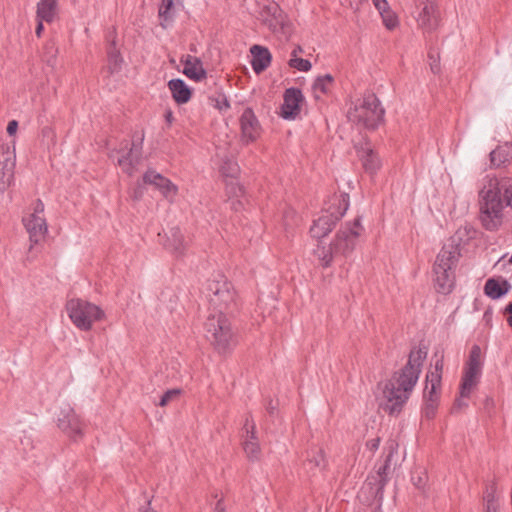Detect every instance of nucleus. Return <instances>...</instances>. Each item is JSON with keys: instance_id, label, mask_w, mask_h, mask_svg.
<instances>
[{"instance_id": "obj_35", "label": "nucleus", "mask_w": 512, "mask_h": 512, "mask_svg": "<svg viewBox=\"0 0 512 512\" xmlns=\"http://www.w3.org/2000/svg\"><path fill=\"white\" fill-rule=\"evenodd\" d=\"M444 366L443 357L438 359L434 365V371H430L426 375V384L429 387L440 388L442 379V370Z\"/></svg>"}, {"instance_id": "obj_49", "label": "nucleus", "mask_w": 512, "mask_h": 512, "mask_svg": "<svg viewBox=\"0 0 512 512\" xmlns=\"http://www.w3.org/2000/svg\"><path fill=\"white\" fill-rule=\"evenodd\" d=\"M412 482L419 489L423 488L424 485H425V480H424V478L422 476H417L416 477V476L413 475L412 476Z\"/></svg>"}, {"instance_id": "obj_23", "label": "nucleus", "mask_w": 512, "mask_h": 512, "mask_svg": "<svg viewBox=\"0 0 512 512\" xmlns=\"http://www.w3.org/2000/svg\"><path fill=\"white\" fill-rule=\"evenodd\" d=\"M358 154L362 162V166L367 173L374 175L381 168L382 162L378 154L372 148L368 146L362 147L358 150Z\"/></svg>"}, {"instance_id": "obj_22", "label": "nucleus", "mask_w": 512, "mask_h": 512, "mask_svg": "<svg viewBox=\"0 0 512 512\" xmlns=\"http://www.w3.org/2000/svg\"><path fill=\"white\" fill-rule=\"evenodd\" d=\"M187 243L179 227L170 229L164 247L173 253L175 256H183L186 250Z\"/></svg>"}, {"instance_id": "obj_33", "label": "nucleus", "mask_w": 512, "mask_h": 512, "mask_svg": "<svg viewBox=\"0 0 512 512\" xmlns=\"http://www.w3.org/2000/svg\"><path fill=\"white\" fill-rule=\"evenodd\" d=\"M333 85L334 78L331 74L318 76L312 85L315 98L319 99L322 95L328 94L331 91Z\"/></svg>"}, {"instance_id": "obj_14", "label": "nucleus", "mask_w": 512, "mask_h": 512, "mask_svg": "<svg viewBox=\"0 0 512 512\" xmlns=\"http://www.w3.org/2000/svg\"><path fill=\"white\" fill-rule=\"evenodd\" d=\"M243 429L245 436L243 440V450L249 461H259L262 455L261 447L258 441L256 425L251 415H247Z\"/></svg>"}, {"instance_id": "obj_54", "label": "nucleus", "mask_w": 512, "mask_h": 512, "mask_svg": "<svg viewBox=\"0 0 512 512\" xmlns=\"http://www.w3.org/2000/svg\"><path fill=\"white\" fill-rule=\"evenodd\" d=\"M43 22H45V20H41V19H37V26H36V29H35V33L38 37L41 36V33L44 29V26H43Z\"/></svg>"}, {"instance_id": "obj_32", "label": "nucleus", "mask_w": 512, "mask_h": 512, "mask_svg": "<svg viewBox=\"0 0 512 512\" xmlns=\"http://www.w3.org/2000/svg\"><path fill=\"white\" fill-rule=\"evenodd\" d=\"M512 160V144L506 143L505 145L498 146L490 152L491 164L495 167H499L506 162Z\"/></svg>"}, {"instance_id": "obj_34", "label": "nucleus", "mask_w": 512, "mask_h": 512, "mask_svg": "<svg viewBox=\"0 0 512 512\" xmlns=\"http://www.w3.org/2000/svg\"><path fill=\"white\" fill-rule=\"evenodd\" d=\"M314 255L320 261V265L323 268H327L331 265L335 255L332 245L323 246L320 243L314 249Z\"/></svg>"}, {"instance_id": "obj_45", "label": "nucleus", "mask_w": 512, "mask_h": 512, "mask_svg": "<svg viewBox=\"0 0 512 512\" xmlns=\"http://www.w3.org/2000/svg\"><path fill=\"white\" fill-rule=\"evenodd\" d=\"M397 447L398 445L395 444L394 442H392L390 445H389V450H388V453L385 457V460L384 462L385 463H388L389 466H391V461H392V458L394 457V455L397 453Z\"/></svg>"}, {"instance_id": "obj_47", "label": "nucleus", "mask_w": 512, "mask_h": 512, "mask_svg": "<svg viewBox=\"0 0 512 512\" xmlns=\"http://www.w3.org/2000/svg\"><path fill=\"white\" fill-rule=\"evenodd\" d=\"M18 129V122L16 120H11L7 125V133L12 136L16 133Z\"/></svg>"}, {"instance_id": "obj_9", "label": "nucleus", "mask_w": 512, "mask_h": 512, "mask_svg": "<svg viewBox=\"0 0 512 512\" xmlns=\"http://www.w3.org/2000/svg\"><path fill=\"white\" fill-rule=\"evenodd\" d=\"M66 310L72 323L82 331L91 330L93 323L105 316L99 306L79 298L69 300Z\"/></svg>"}, {"instance_id": "obj_6", "label": "nucleus", "mask_w": 512, "mask_h": 512, "mask_svg": "<svg viewBox=\"0 0 512 512\" xmlns=\"http://www.w3.org/2000/svg\"><path fill=\"white\" fill-rule=\"evenodd\" d=\"M206 296L217 313L232 312L237 307L236 291L232 283L222 274L208 280Z\"/></svg>"}, {"instance_id": "obj_15", "label": "nucleus", "mask_w": 512, "mask_h": 512, "mask_svg": "<svg viewBox=\"0 0 512 512\" xmlns=\"http://www.w3.org/2000/svg\"><path fill=\"white\" fill-rule=\"evenodd\" d=\"M143 183L153 185L169 202H173L178 193V187L170 179L153 169L144 173Z\"/></svg>"}, {"instance_id": "obj_29", "label": "nucleus", "mask_w": 512, "mask_h": 512, "mask_svg": "<svg viewBox=\"0 0 512 512\" xmlns=\"http://www.w3.org/2000/svg\"><path fill=\"white\" fill-rule=\"evenodd\" d=\"M176 15L174 0H161L158 8L159 25L163 29L172 26Z\"/></svg>"}, {"instance_id": "obj_37", "label": "nucleus", "mask_w": 512, "mask_h": 512, "mask_svg": "<svg viewBox=\"0 0 512 512\" xmlns=\"http://www.w3.org/2000/svg\"><path fill=\"white\" fill-rule=\"evenodd\" d=\"M309 463L313 464L315 467L322 468L325 466V455L322 449H314L309 454L308 458Z\"/></svg>"}, {"instance_id": "obj_25", "label": "nucleus", "mask_w": 512, "mask_h": 512, "mask_svg": "<svg viewBox=\"0 0 512 512\" xmlns=\"http://www.w3.org/2000/svg\"><path fill=\"white\" fill-rule=\"evenodd\" d=\"M511 289V284L503 278H489L484 285L485 294L491 299H499Z\"/></svg>"}, {"instance_id": "obj_12", "label": "nucleus", "mask_w": 512, "mask_h": 512, "mask_svg": "<svg viewBox=\"0 0 512 512\" xmlns=\"http://www.w3.org/2000/svg\"><path fill=\"white\" fill-rule=\"evenodd\" d=\"M143 142L144 132H134L129 151L118 158V165L122 171L129 176H132L135 173L137 166L141 163Z\"/></svg>"}, {"instance_id": "obj_59", "label": "nucleus", "mask_w": 512, "mask_h": 512, "mask_svg": "<svg viewBox=\"0 0 512 512\" xmlns=\"http://www.w3.org/2000/svg\"><path fill=\"white\" fill-rule=\"evenodd\" d=\"M49 65L53 66L55 63V56H51V58L47 61Z\"/></svg>"}, {"instance_id": "obj_26", "label": "nucleus", "mask_w": 512, "mask_h": 512, "mask_svg": "<svg viewBox=\"0 0 512 512\" xmlns=\"http://www.w3.org/2000/svg\"><path fill=\"white\" fill-rule=\"evenodd\" d=\"M168 88L172 93L174 101L178 104H185L191 99V89L185 81L180 78L171 79L168 82Z\"/></svg>"}, {"instance_id": "obj_13", "label": "nucleus", "mask_w": 512, "mask_h": 512, "mask_svg": "<svg viewBox=\"0 0 512 512\" xmlns=\"http://www.w3.org/2000/svg\"><path fill=\"white\" fill-rule=\"evenodd\" d=\"M57 425L62 432L75 442L83 437V422L70 405L61 408Z\"/></svg>"}, {"instance_id": "obj_16", "label": "nucleus", "mask_w": 512, "mask_h": 512, "mask_svg": "<svg viewBox=\"0 0 512 512\" xmlns=\"http://www.w3.org/2000/svg\"><path fill=\"white\" fill-rule=\"evenodd\" d=\"M241 140L245 144L255 142L261 135V125L252 108L247 107L239 119Z\"/></svg>"}, {"instance_id": "obj_11", "label": "nucleus", "mask_w": 512, "mask_h": 512, "mask_svg": "<svg viewBox=\"0 0 512 512\" xmlns=\"http://www.w3.org/2000/svg\"><path fill=\"white\" fill-rule=\"evenodd\" d=\"M361 230L362 226L360 217L355 218L352 224L340 229L337 232L334 241L331 243L335 255L347 256L350 254L356 246V241Z\"/></svg>"}, {"instance_id": "obj_21", "label": "nucleus", "mask_w": 512, "mask_h": 512, "mask_svg": "<svg viewBox=\"0 0 512 512\" xmlns=\"http://www.w3.org/2000/svg\"><path fill=\"white\" fill-rule=\"evenodd\" d=\"M250 52L252 54L251 65L256 73H261L269 67L272 55L268 48L260 45H253L250 48Z\"/></svg>"}, {"instance_id": "obj_40", "label": "nucleus", "mask_w": 512, "mask_h": 512, "mask_svg": "<svg viewBox=\"0 0 512 512\" xmlns=\"http://www.w3.org/2000/svg\"><path fill=\"white\" fill-rule=\"evenodd\" d=\"M221 172L226 177H235L238 173V165L233 161L227 160L222 165Z\"/></svg>"}, {"instance_id": "obj_19", "label": "nucleus", "mask_w": 512, "mask_h": 512, "mask_svg": "<svg viewBox=\"0 0 512 512\" xmlns=\"http://www.w3.org/2000/svg\"><path fill=\"white\" fill-rule=\"evenodd\" d=\"M304 100L302 91L299 88L291 87L285 90L283 104L281 105V116L284 119H295L300 113V103Z\"/></svg>"}, {"instance_id": "obj_18", "label": "nucleus", "mask_w": 512, "mask_h": 512, "mask_svg": "<svg viewBox=\"0 0 512 512\" xmlns=\"http://www.w3.org/2000/svg\"><path fill=\"white\" fill-rule=\"evenodd\" d=\"M416 21L418 27L424 32L431 33L435 31L440 22V14L437 5L432 0H426L416 17Z\"/></svg>"}, {"instance_id": "obj_52", "label": "nucleus", "mask_w": 512, "mask_h": 512, "mask_svg": "<svg viewBox=\"0 0 512 512\" xmlns=\"http://www.w3.org/2000/svg\"><path fill=\"white\" fill-rule=\"evenodd\" d=\"M505 313H507L509 316L507 317V323L510 327H512V302H510L505 307Z\"/></svg>"}, {"instance_id": "obj_3", "label": "nucleus", "mask_w": 512, "mask_h": 512, "mask_svg": "<svg viewBox=\"0 0 512 512\" xmlns=\"http://www.w3.org/2000/svg\"><path fill=\"white\" fill-rule=\"evenodd\" d=\"M512 208V178L492 179L489 188L480 192L479 220L487 231H497L503 223L504 204Z\"/></svg>"}, {"instance_id": "obj_20", "label": "nucleus", "mask_w": 512, "mask_h": 512, "mask_svg": "<svg viewBox=\"0 0 512 512\" xmlns=\"http://www.w3.org/2000/svg\"><path fill=\"white\" fill-rule=\"evenodd\" d=\"M180 62L184 65L183 74L189 79L201 81L206 78L207 72L200 58L187 54L180 58Z\"/></svg>"}, {"instance_id": "obj_58", "label": "nucleus", "mask_w": 512, "mask_h": 512, "mask_svg": "<svg viewBox=\"0 0 512 512\" xmlns=\"http://www.w3.org/2000/svg\"><path fill=\"white\" fill-rule=\"evenodd\" d=\"M489 405L493 406L494 405V400L490 397H487L486 400H485V406L488 407Z\"/></svg>"}, {"instance_id": "obj_38", "label": "nucleus", "mask_w": 512, "mask_h": 512, "mask_svg": "<svg viewBox=\"0 0 512 512\" xmlns=\"http://www.w3.org/2000/svg\"><path fill=\"white\" fill-rule=\"evenodd\" d=\"M289 66L291 68H294V69H297L299 71H303V72H307L311 69L312 65H311V62L307 59H303V58H291L289 60Z\"/></svg>"}, {"instance_id": "obj_5", "label": "nucleus", "mask_w": 512, "mask_h": 512, "mask_svg": "<svg viewBox=\"0 0 512 512\" xmlns=\"http://www.w3.org/2000/svg\"><path fill=\"white\" fill-rule=\"evenodd\" d=\"M348 118L368 130H376L385 120V109L376 94L369 92L349 109Z\"/></svg>"}, {"instance_id": "obj_28", "label": "nucleus", "mask_w": 512, "mask_h": 512, "mask_svg": "<svg viewBox=\"0 0 512 512\" xmlns=\"http://www.w3.org/2000/svg\"><path fill=\"white\" fill-rule=\"evenodd\" d=\"M16 155L14 146L9 144L0 145V171L11 173L14 176Z\"/></svg>"}, {"instance_id": "obj_10", "label": "nucleus", "mask_w": 512, "mask_h": 512, "mask_svg": "<svg viewBox=\"0 0 512 512\" xmlns=\"http://www.w3.org/2000/svg\"><path fill=\"white\" fill-rule=\"evenodd\" d=\"M482 351L474 344L465 363L460 384L461 397H470L472 390L478 385L483 369Z\"/></svg>"}, {"instance_id": "obj_48", "label": "nucleus", "mask_w": 512, "mask_h": 512, "mask_svg": "<svg viewBox=\"0 0 512 512\" xmlns=\"http://www.w3.org/2000/svg\"><path fill=\"white\" fill-rule=\"evenodd\" d=\"M366 445L371 451H376L380 445V438L371 439Z\"/></svg>"}, {"instance_id": "obj_43", "label": "nucleus", "mask_w": 512, "mask_h": 512, "mask_svg": "<svg viewBox=\"0 0 512 512\" xmlns=\"http://www.w3.org/2000/svg\"><path fill=\"white\" fill-rule=\"evenodd\" d=\"M13 177L11 173L0 171V191L4 192L11 184Z\"/></svg>"}, {"instance_id": "obj_61", "label": "nucleus", "mask_w": 512, "mask_h": 512, "mask_svg": "<svg viewBox=\"0 0 512 512\" xmlns=\"http://www.w3.org/2000/svg\"><path fill=\"white\" fill-rule=\"evenodd\" d=\"M166 119H167V121H169V122L171 121V119H172V113H171L170 111L167 113V115H166Z\"/></svg>"}, {"instance_id": "obj_53", "label": "nucleus", "mask_w": 512, "mask_h": 512, "mask_svg": "<svg viewBox=\"0 0 512 512\" xmlns=\"http://www.w3.org/2000/svg\"><path fill=\"white\" fill-rule=\"evenodd\" d=\"M152 500L148 499L146 502V506H141L139 508V512H157L151 507Z\"/></svg>"}, {"instance_id": "obj_36", "label": "nucleus", "mask_w": 512, "mask_h": 512, "mask_svg": "<svg viewBox=\"0 0 512 512\" xmlns=\"http://www.w3.org/2000/svg\"><path fill=\"white\" fill-rule=\"evenodd\" d=\"M391 471V466L388 463H383L377 470V475L379 477L378 480V490H383L385 485L389 481V474Z\"/></svg>"}, {"instance_id": "obj_46", "label": "nucleus", "mask_w": 512, "mask_h": 512, "mask_svg": "<svg viewBox=\"0 0 512 512\" xmlns=\"http://www.w3.org/2000/svg\"><path fill=\"white\" fill-rule=\"evenodd\" d=\"M484 512H500L499 503H484Z\"/></svg>"}, {"instance_id": "obj_57", "label": "nucleus", "mask_w": 512, "mask_h": 512, "mask_svg": "<svg viewBox=\"0 0 512 512\" xmlns=\"http://www.w3.org/2000/svg\"><path fill=\"white\" fill-rule=\"evenodd\" d=\"M439 65L437 63H434V64H431V70L433 73H438L439 72Z\"/></svg>"}, {"instance_id": "obj_27", "label": "nucleus", "mask_w": 512, "mask_h": 512, "mask_svg": "<svg viewBox=\"0 0 512 512\" xmlns=\"http://www.w3.org/2000/svg\"><path fill=\"white\" fill-rule=\"evenodd\" d=\"M58 13V0H39L36 9V19L45 20L46 23L54 21Z\"/></svg>"}, {"instance_id": "obj_24", "label": "nucleus", "mask_w": 512, "mask_h": 512, "mask_svg": "<svg viewBox=\"0 0 512 512\" xmlns=\"http://www.w3.org/2000/svg\"><path fill=\"white\" fill-rule=\"evenodd\" d=\"M438 389L439 388L429 387L428 384L425 386L423 393L424 406L422 409V415L426 419H433L436 415L439 403Z\"/></svg>"}, {"instance_id": "obj_2", "label": "nucleus", "mask_w": 512, "mask_h": 512, "mask_svg": "<svg viewBox=\"0 0 512 512\" xmlns=\"http://www.w3.org/2000/svg\"><path fill=\"white\" fill-rule=\"evenodd\" d=\"M470 227L459 228L442 246L433 265V282L440 294H450L455 286V269L461 257L462 246L473 238Z\"/></svg>"}, {"instance_id": "obj_30", "label": "nucleus", "mask_w": 512, "mask_h": 512, "mask_svg": "<svg viewBox=\"0 0 512 512\" xmlns=\"http://www.w3.org/2000/svg\"><path fill=\"white\" fill-rule=\"evenodd\" d=\"M373 5L382 17L383 24L388 30H393L399 24L396 14L390 9L387 0H375Z\"/></svg>"}, {"instance_id": "obj_60", "label": "nucleus", "mask_w": 512, "mask_h": 512, "mask_svg": "<svg viewBox=\"0 0 512 512\" xmlns=\"http://www.w3.org/2000/svg\"><path fill=\"white\" fill-rule=\"evenodd\" d=\"M267 410H268V412H269L270 414H273V412H274V410H275V407H274V406H272V405L270 404V405H269V407L267 408Z\"/></svg>"}, {"instance_id": "obj_7", "label": "nucleus", "mask_w": 512, "mask_h": 512, "mask_svg": "<svg viewBox=\"0 0 512 512\" xmlns=\"http://www.w3.org/2000/svg\"><path fill=\"white\" fill-rule=\"evenodd\" d=\"M330 201L331 205L324 214L313 222L310 228V234L313 238L321 239L327 236L349 208V195L347 193L335 194Z\"/></svg>"}, {"instance_id": "obj_50", "label": "nucleus", "mask_w": 512, "mask_h": 512, "mask_svg": "<svg viewBox=\"0 0 512 512\" xmlns=\"http://www.w3.org/2000/svg\"><path fill=\"white\" fill-rule=\"evenodd\" d=\"M44 212V204L38 199L35 204L34 212L32 214L42 215Z\"/></svg>"}, {"instance_id": "obj_17", "label": "nucleus", "mask_w": 512, "mask_h": 512, "mask_svg": "<svg viewBox=\"0 0 512 512\" xmlns=\"http://www.w3.org/2000/svg\"><path fill=\"white\" fill-rule=\"evenodd\" d=\"M23 223L29 234V252H32L48 232L46 219L42 215L30 214L27 218H23Z\"/></svg>"}, {"instance_id": "obj_4", "label": "nucleus", "mask_w": 512, "mask_h": 512, "mask_svg": "<svg viewBox=\"0 0 512 512\" xmlns=\"http://www.w3.org/2000/svg\"><path fill=\"white\" fill-rule=\"evenodd\" d=\"M206 337L219 354L230 353L237 345V334L225 313L210 314L205 322Z\"/></svg>"}, {"instance_id": "obj_41", "label": "nucleus", "mask_w": 512, "mask_h": 512, "mask_svg": "<svg viewBox=\"0 0 512 512\" xmlns=\"http://www.w3.org/2000/svg\"><path fill=\"white\" fill-rule=\"evenodd\" d=\"M181 394L180 389H170L167 390L161 397L159 401V406L164 407L166 406L171 400L177 398Z\"/></svg>"}, {"instance_id": "obj_44", "label": "nucleus", "mask_w": 512, "mask_h": 512, "mask_svg": "<svg viewBox=\"0 0 512 512\" xmlns=\"http://www.w3.org/2000/svg\"><path fill=\"white\" fill-rule=\"evenodd\" d=\"M466 397H461V394L459 393V397L455 400L452 412L457 410H462L468 407V403L464 400Z\"/></svg>"}, {"instance_id": "obj_51", "label": "nucleus", "mask_w": 512, "mask_h": 512, "mask_svg": "<svg viewBox=\"0 0 512 512\" xmlns=\"http://www.w3.org/2000/svg\"><path fill=\"white\" fill-rule=\"evenodd\" d=\"M143 194H144L143 187L139 184L138 187L136 189H134L132 198L134 200H139L140 198H142Z\"/></svg>"}, {"instance_id": "obj_1", "label": "nucleus", "mask_w": 512, "mask_h": 512, "mask_svg": "<svg viewBox=\"0 0 512 512\" xmlns=\"http://www.w3.org/2000/svg\"><path fill=\"white\" fill-rule=\"evenodd\" d=\"M427 357L425 348L414 347L409 354L407 363L386 381L383 388V401L380 408L389 415H398L416 386L424 360Z\"/></svg>"}, {"instance_id": "obj_42", "label": "nucleus", "mask_w": 512, "mask_h": 512, "mask_svg": "<svg viewBox=\"0 0 512 512\" xmlns=\"http://www.w3.org/2000/svg\"><path fill=\"white\" fill-rule=\"evenodd\" d=\"M215 108H217L220 111L227 110L230 108V103L227 99V97L223 94L218 95L215 99Z\"/></svg>"}, {"instance_id": "obj_8", "label": "nucleus", "mask_w": 512, "mask_h": 512, "mask_svg": "<svg viewBox=\"0 0 512 512\" xmlns=\"http://www.w3.org/2000/svg\"><path fill=\"white\" fill-rule=\"evenodd\" d=\"M259 19L279 40L290 39L293 31L292 23L276 2L271 1L265 4L259 12Z\"/></svg>"}, {"instance_id": "obj_31", "label": "nucleus", "mask_w": 512, "mask_h": 512, "mask_svg": "<svg viewBox=\"0 0 512 512\" xmlns=\"http://www.w3.org/2000/svg\"><path fill=\"white\" fill-rule=\"evenodd\" d=\"M108 71L110 74L118 73L123 64V58L119 49L116 47L115 40H111L107 47Z\"/></svg>"}, {"instance_id": "obj_39", "label": "nucleus", "mask_w": 512, "mask_h": 512, "mask_svg": "<svg viewBox=\"0 0 512 512\" xmlns=\"http://www.w3.org/2000/svg\"><path fill=\"white\" fill-rule=\"evenodd\" d=\"M496 493H497L496 482L492 481L489 484H487L486 489L484 491V495H483L484 503L498 502Z\"/></svg>"}, {"instance_id": "obj_56", "label": "nucleus", "mask_w": 512, "mask_h": 512, "mask_svg": "<svg viewBox=\"0 0 512 512\" xmlns=\"http://www.w3.org/2000/svg\"><path fill=\"white\" fill-rule=\"evenodd\" d=\"M302 52H303L302 47H301V46H299V45H297V46L292 50V52H291V56H292L291 58H296V57H297V54H298V53H302Z\"/></svg>"}, {"instance_id": "obj_55", "label": "nucleus", "mask_w": 512, "mask_h": 512, "mask_svg": "<svg viewBox=\"0 0 512 512\" xmlns=\"http://www.w3.org/2000/svg\"><path fill=\"white\" fill-rule=\"evenodd\" d=\"M214 512H226L225 505L223 503V499L218 500L214 507Z\"/></svg>"}]
</instances>
